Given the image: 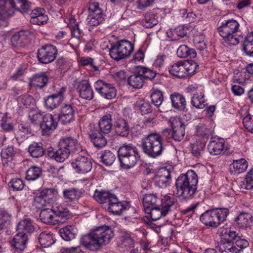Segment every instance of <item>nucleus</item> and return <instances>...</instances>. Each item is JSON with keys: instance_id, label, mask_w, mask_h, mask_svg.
I'll list each match as a JSON object with an SVG mask.
<instances>
[{"instance_id": "24", "label": "nucleus", "mask_w": 253, "mask_h": 253, "mask_svg": "<svg viewBox=\"0 0 253 253\" xmlns=\"http://www.w3.org/2000/svg\"><path fill=\"white\" fill-rule=\"evenodd\" d=\"M224 146V141L223 139L211 137L208 145V150L211 154L217 155L223 151Z\"/></svg>"}, {"instance_id": "17", "label": "nucleus", "mask_w": 253, "mask_h": 253, "mask_svg": "<svg viewBox=\"0 0 253 253\" xmlns=\"http://www.w3.org/2000/svg\"><path fill=\"white\" fill-rule=\"evenodd\" d=\"M58 125V121L52 115L47 113L44 115L40 123V127L43 135H48L55 130Z\"/></svg>"}, {"instance_id": "30", "label": "nucleus", "mask_w": 253, "mask_h": 253, "mask_svg": "<svg viewBox=\"0 0 253 253\" xmlns=\"http://www.w3.org/2000/svg\"><path fill=\"white\" fill-rule=\"evenodd\" d=\"M52 209L57 222L64 223L70 217L68 209L63 206L59 205Z\"/></svg>"}, {"instance_id": "25", "label": "nucleus", "mask_w": 253, "mask_h": 253, "mask_svg": "<svg viewBox=\"0 0 253 253\" xmlns=\"http://www.w3.org/2000/svg\"><path fill=\"white\" fill-rule=\"evenodd\" d=\"M28 240V234L18 231L11 242V246L17 250L22 251L26 248Z\"/></svg>"}, {"instance_id": "14", "label": "nucleus", "mask_w": 253, "mask_h": 253, "mask_svg": "<svg viewBox=\"0 0 253 253\" xmlns=\"http://www.w3.org/2000/svg\"><path fill=\"white\" fill-rule=\"evenodd\" d=\"M111 199L109 203L104 205V209L113 214L120 215L129 208L128 203L120 201L115 195Z\"/></svg>"}, {"instance_id": "50", "label": "nucleus", "mask_w": 253, "mask_h": 253, "mask_svg": "<svg viewBox=\"0 0 253 253\" xmlns=\"http://www.w3.org/2000/svg\"><path fill=\"white\" fill-rule=\"evenodd\" d=\"M168 37L172 40H177L179 38H183L187 34V29L183 26H178L173 29H170L167 32Z\"/></svg>"}, {"instance_id": "54", "label": "nucleus", "mask_w": 253, "mask_h": 253, "mask_svg": "<svg viewBox=\"0 0 253 253\" xmlns=\"http://www.w3.org/2000/svg\"><path fill=\"white\" fill-rule=\"evenodd\" d=\"M158 23V17L154 13H148L145 15L143 21V25L145 28H152Z\"/></svg>"}, {"instance_id": "26", "label": "nucleus", "mask_w": 253, "mask_h": 253, "mask_svg": "<svg viewBox=\"0 0 253 253\" xmlns=\"http://www.w3.org/2000/svg\"><path fill=\"white\" fill-rule=\"evenodd\" d=\"M35 223L29 218H24L21 220L17 225V230L19 232L31 234L35 230Z\"/></svg>"}, {"instance_id": "64", "label": "nucleus", "mask_w": 253, "mask_h": 253, "mask_svg": "<svg viewBox=\"0 0 253 253\" xmlns=\"http://www.w3.org/2000/svg\"><path fill=\"white\" fill-rule=\"evenodd\" d=\"M18 99L21 103L26 107H28L31 104H34L35 103L34 98L31 95L28 94L22 95L19 97Z\"/></svg>"}, {"instance_id": "35", "label": "nucleus", "mask_w": 253, "mask_h": 253, "mask_svg": "<svg viewBox=\"0 0 253 253\" xmlns=\"http://www.w3.org/2000/svg\"><path fill=\"white\" fill-rule=\"evenodd\" d=\"M40 218L45 224H55L57 222L52 209L46 208L42 210L40 214Z\"/></svg>"}, {"instance_id": "60", "label": "nucleus", "mask_w": 253, "mask_h": 253, "mask_svg": "<svg viewBox=\"0 0 253 253\" xmlns=\"http://www.w3.org/2000/svg\"><path fill=\"white\" fill-rule=\"evenodd\" d=\"M191 104L196 108L203 109L205 107V99L203 95L200 97L197 94H194L191 98Z\"/></svg>"}, {"instance_id": "56", "label": "nucleus", "mask_w": 253, "mask_h": 253, "mask_svg": "<svg viewBox=\"0 0 253 253\" xmlns=\"http://www.w3.org/2000/svg\"><path fill=\"white\" fill-rule=\"evenodd\" d=\"M205 146V141H196L191 145L192 154L196 157L201 156L204 152Z\"/></svg>"}, {"instance_id": "9", "label": "nucleus", "mask_w": 253, "mask_h": 253, "mask_svg": "<svg viewBox=\"0 0 253 253\" xmlns=\"http://www.w3.org/2000/svg\"><path fill=\"white\" fill-rule=\"evenodd\" d=\"M134 50L133 44L126 40L119 41L111 44L110 57L117 61L128 57Z\"/></svg>"}, {"instance_id": "10", "label": "nucleus", "mask_w": 253, "mask_h": 253, "mask_svg": "<svg viewBox=\"0 0 253 253\" xmlns=\"http://www.w3.org/2000/svg\"><path fill=\"white\" fill-rule=\"evenodd\" d=\"M87 24L89 26H97L104 20V13L99 2L90 1L88 7Z\"/></svg>"}, {"instance_id": "33", "label": "nucleus", "mask_w": 253, "mask_h": 253, "mask_svg": "<svg viewBox=\"0 0 253 253\" xmlns=\"http://www.w3.org/2000/svg\"><path fill=\"white\" fill-rule=\"evenodd\" d=\"M39 242L43 248H48L54 244L56 239L53 234L47 231L42 232L39 236Z\"/></svg>"}, {"instance_id": "45", "label": "nucleus", "mask_w": 253, "mask_h": 253, "mask_svg": "<svg viewBox=\"0 0 253 253\" xmlns=\"http://www.w3.org/2000/svg\"><path fill=\"white\" fill-rule=\"evenodd\" d=\"M98 155L100 162L106 166H111L116 160L115 155L110 151L105 150Z\"/></svg>"}, {"instance_id": "58", "label": "nucleus", "mask_w": 253, "mask_h": 253, "mask_svg": "<svg viewBox=\"0 0 253 253\" xmlns=\"http://www.w3.org/2000/svg\"><path fill=\"white\" fill-rule=\"evenodd\" d=\"M11 218V213L3 209H0V231L10 221Z\"/></svg>"}, {"instance_id": "39", "label": "nucleus", "mask_w": 253, "mask_h": 253, "mask_svg": "<svg viewBox=\"0 0 253 253\" xmlns=\"http://www.w3.org/2000/svg\"><path fill=\"white\" fill-rule=\"evenodd\" d=\"M62 101L61 97L53 94L44 98V105L47 109L52 110L57 108Z\"/></svg>"}, {"instance_id": "13", "label": "nucleus", "mask_w": 253, "mask_h": 253, "mask_svg": "<svg viewBox=\"0 0 253 253\" xmlns=\"http://www.w3.org/2000/svg\"><path fill=\"white\" fill-rule=\"evenodd\" d=\"M57 54V50L55 46L46 45L38 50L37 57L41 63L48 64L54 60Z\"/></svg>"}, {"instance_id": "1", "label": "nucleus", "mask_w": 253, "mask_h": 253, "mask_svg": "<svg viewBox=\"0 0 253 253\" xmlns=\"http://www.w3.org/2000/svg\"><path fill=\"white\" fill-rule=\"evenodd\" d=\"M114 233L108 227H99L82 236L81 244L86 249L96 251L102 245L108 244L113 237Z\"/></svg>"}, {"instance_id": "43", "label": "nucleus", "mask_w": 253, "mask_h": 253, "mask_svg": "<svg viewBox=\"0 0 253 253\" xmlns=\"http://www.w3.org/2000/svg\"><path fill=\"white\" fill-rule=\"evenodd\" d=\"M28 152L31 156L34 158H39L43 155L44 150L42 143L33 142L28 148Z\"/></svg>"}, {"instance_id": "57", "label": "nucleus", "mask_w": 253, "mask_h": 253, "mask_svg": "<svg viewBox=\"0 0 253 253\" xmlns=\"http://www.w3.org/2000/svg\"><path fill=\"white\" fill-rule=\"evenodd\" d=\"M152 102L157 107H159L164 100L163 92L157 89H153L151 95Z\"/></svg>"}, {"instance_id": "46", "label": "nucleus", "mask_w": 253, "mask_h": 253, "mask_svg": "<svg viewBox=\"0 0 253 253\" xmlns=\"http://www.w3.org/2000/svg\"><path fill=\"white\" fill-rule=\"evenodd\" d=\"M251 215L245 212L240 213L234 219L235 223L240 228H246L249 226Z\"/></svg>"}, {"instance_id": "23", "label": "nucleus", "mask_w": 253, "mask_h": 253, "mask_svg": "<svg viewBox=\"0 0 253 253\" xmlns=\"http://www.w3.org/2000/svg\"><path fill=\"white\" fill-rule=\"evenodd\" d=\"M216 248L221 253H239V250L235 246L234 243L227 238L221 237Z\"/></svg>"}, {"instance_id": "59", "label": "nucleus", "mask_w": 253, "mask_h": 253, "mask_svg": "<svg viewBox=\"0 0 253 253\" xmlns=\"http://www.w3.org/2000/svg\"><path fill=\"white\" fill-rule=\"evenodd\" d=\"M139 69V74L141 75L144 79H149L150 80L155 78L156 76V72L153 70L145 68V67H138Z\"/></svg>"}, {"instance_id": "4", "label": "nucleus", "mask_w": 253, "mask_h": 253, "mask_svg": "<svg viewBox=\"0 0 253 253\" xmlns=\"http://www.w3.org/2000/svg\"><path fill=\"white\" fill-rule=\"evenodd\" d=\"M56 151L53 148L48 149V156L58 162H63L67 159L70 153L78 152L81 150V146L78 141L72 137H64L60 140Z\"/></svg>"}, {"instance_id": "22", "label": "nucleus", "mask_w": 253, "mask_h": 253, "mask_svg": "<svg viewBox=\"0 0 253 253\" xmlns=\"http://www.w3.org/2000/svg\"><path fill=\"white\" fill-rule=\"evenodd\" d=\"M77 90L80 96L83 99L90 100L93 98V91L90 84L86 81L80 82L78 84Z\"/></svg>"}, {"instance_id": "11", "label": "nucleus", "mask_w": 253, "mask_h": 253, "mask_svg": "<svg viewBox=\"0 0 253 253\" xmlns=\"http://www.w3.org/2000/svg\"><path fill=\"white\" fill-rule=\"evenodd\" d=\"M57 194V191L53 188L42 190L35 196L33 206L41 209L52 203Z\"/></svg>"}, {"instance_id": "29", "label": "nucleus", "mask_w": 253, "mask_h": 253, "mask_svg": "<svg viewBox=\"0 0 253 253\" xmlns=\"http://www.w3.org/2000/svg\"><path fill=\"white\" fill-rule=\"evenodd\" d=\"M82 190L78 188L66 189L63 191V196L66 202H76L81 197Z\"/></svg>"}, {"instance_id": "40", "label": "nucleus", "mask_w": 253, "mask_h": 253, "mask_svg": "<svg viewBox=\"0 0 253 253\" xmlns=\"http://www.w3.org/2000/svg\"><path fill=\"white\" fill-rule=\"evenodd\" d=\"M16 153L17 149L13 146L3 148L0 153L2 162L7 164L8 162L12 161Z\"/></svg>"}, {"instance_id": "15", "label": "nucleus", "mask_w": 253, "mask_h": 253, "mask_svg": "<svg viewBox=\"0 0 253 253\" xmlns=\"http://www.w3.org/2000/svg\"><path fill=\"white\" fill-rule=\"evenodd\" d=\"M71 165L75 171L80 174L86 173L92 169L90 159L84 156H78L73 160Z\"/></svg>"}, {"instance_id": "31", "label": "nucleus", "mask_w": 253, "mask_h": 253, "mask_svg": "<svg viewBox=\"0 0 253 253\" xmlns=\"http://www.w3.org/2000/svg\"><path fill=\"white\" fill-rule=\"evenodd\" d=\"M98 126L99 130L102 133L109 134L113 127L111 114H107L101 117L98 122Z\"/></svg>"}, {"instance_id": "32", "label": "nucleus", "mask_w": 253, "mask_h": 253, "mask_svg": "<svg viewBox=\"0 0 253 253\" xmlns=\"http://www.w3.org/2000/svg\"><path fill=\"white\" fill-rule=\"evenodd\" d=\"M170 98L172 106L173 108L180 111L185 110L186 101L185 97L182 94L175 92L170 95Z\"/></svg>"}, {"instance_id": "61", "label": "nucleus", "mask_w": 253, "mask_h": 253, "mask_svg": "<svg viewBox=\"0 0 253 253\" xmlns=\"http://www.w3.org/2000/svg\"><path fill=\"white\" fill-rule=\"evenodd\" d=\"M8 186L14 191L22 190L25 186L23 180L20 178H13L8 183Z\"/></svg>"}, {"instance_id": "12", "label": "nucleus", "mask_w": 253, "mask_h": 253, "mask_svg": "<svg viewBox=\"0 0 253 253\" xmlns=\"http://www.w3.org/2000/svg\"><path fill=\"white\" fill-rule=\"evenodd\" d=\"M95 91L102 97L107 99H112L117 95V90L112 84L98 80L94 84Z\"/></svg>"}, {"instance_id": "53", "label": "nucleus", "mask_w": 253, "mask_h": 253, "mask_svg": "<svg viewBox=\"0 0 253 253\" xmlns=\"http://www.w3.org/2000/svg\"><path fill=\"white\" fill-rule=\"evenodd\" d=\"M240 186L241 188L247 190L253 188V169L247 173L244 180L240 183Z\"/></svg>"}, {"instance_id": "37", "label": "nucleus", "mask_w": 253, "mask_h": 253, "mask_svg": "<svg viewBox=\"0 0 253 253\" xmlns=\"http://www.w3.org/2000/svg\"><path fill=\"white\" fill-rule=\"evenodd\" d=\"M127 82L128 84L133 88H140L142 87L144 80L142 75L139 74V69L138 68L133 74L128 78Z\"/></svg>"}, {"instance_id": "3", "label": "nucleus", "mask_w": 253, "mask_h": 253, "mask_svg": "<svg viewBox=\"0 0 253 253\" xmlns=\"http://www.w3.org/2000/svg\"><path fill=\"white\" fill-rule=\"evenodd\" d=\"M140 145L144 154L152 158H156L166 152L163 138L158 133L150 132L145 135Z\"/></svg>"}, {"instance_id": "27", "label": "nucleus", "mask_w": 253, "mask_h": 253, "mask_svg": "<svg viewBox=\"0 0 253 253\" xmlns=\"http://www.w3.org/2000/svg\"><path fill=\"white\" fill-rule=\"evenodd\" d=\"M48 82V76L46 72H41L34 75L31 81V85L42 88Z\"/></svg>"}, {"instance_id": "7", "label": "nucleus", "mask_w": 253, "mask_h": 253, "mask_svg": "<svg viewBox=\"0 0 253 253\" xmlns=\"http://www.w3.org/2000/svg\"><path fill=\"white\" fill-rule=\"evenodd\" d=\"M30 4L31 2L27 0H0V19L2 15L6 14L10 17L15 11L27 13Z\"/></svg>"}, {"instance_id": "48", "label": "nucleus", "mask_w": 253, "mask_h": 253, "mask_svg": "<svg viewBox=\"0 0 253 253\" xmlns=\"http://www.w3.org/2000/svg\"><path fill=\"white\" fill-rule=\"evenodd\" d=\"M232 167L230 168L232 169V172H234L236 173H240L244 172L248 168L247 162L244 159H241L234 161L232 165H231Z\"/></svg>"}, {"instance_id": "52", "label": "nucleus", "mask_w": 253, "mask_h": 253, "mask_svg": "<svg viewBox=\"0 0 253 253\" xmlns=\"http://www.w3.org/2000/svg\"><path fill=\"white\" fill-rule=\"evenodd\" d=\"M61 237L65 241H68L75 238L76 233L71 226H67L60 230Z\"/></svg>"}, {"instance_id": "42", "label": "nucleus", "mask_w": 253, "mask_h": 253, "mask_svg": "<svg viewBox=\"0 0 253 253\" xmlns=\"http://www.w3.org/2000/svg\"><path fill=\"white\" fill-rule=\"evenodd\" d=\"M243 50L246 55L250 57H253V32L249 33L244 38Z\"/></svg>"}, {"instance_id": "44", "label": "nucleus", "mask_w": 253, "mask_h": 253, "mask_svg": "<svg viewBox=\"0 0 253 253\" xmlns=\"http://www.w3.org/2000/svg\"><path fill=\"white\" fill-rule=\"evenodd\" d=\"M176 53L180 58H195L197 53L193 48H190L186 45H181L177 49Z\"/></svg>"}, {"instance_id": "51", "label": "nucleus", "mask_w": 253, "mask_h": 253, "mask_svg": "<svg viewBox=\"0 0 253 253\" xmlns=\"http://www.w3.org/2000/svg\"><path fill=\"white\" fill-rule=\"evenodd\" d=\"M144 211L149 214L151 219L153 221L158 220L162 216H166L167 214V213H164V210L160 206L150 208V211Z\"/></svg>"}, {"instance_id": "19", "label": "nucleus", "mask_w": 253, "mask_h": 253, "mask_svg": "<svg viewBox=\"0 0 253 253\" xmlns=\"http://www.w3.org/2000/svg\"><path fill=\"white\" fill-rule=\"evenodd\" d=\"M91 141L94 146L98 148H101L107 144V140L102 133L94 126L90 125L88 132Z\"/></svg>"}, {"instance_id": "36", "label": "nucleus", "mask_w": 253, "mask_h": 253, "mask_svg": "<svg viewBox=\"0 0 253 253\" xmlns=\"http://www.w3.org/2000/svg\"><path fill=\"white\" fill-rule=\"evenodd\" d=\"M184 63L182 61H178L169 68V72L171 75L179 78L186 77Z\"/></svg>"}, {"instance_id": "49", "label": "nucleus", "mask_w": 253, "mask_h": 253, "mask_svg": "<svg viewBox=\"0 0 253 253\" xmlns=\"http://www.w3.org/2000/svg\"><path fill=\"white\" fill-rule=\"evenodd\" d=\"M196 133L197 136L207 140L212 135L213 130L208 128L204 124H199L196 126Z\"/></svg>"}, {"instance_id": "6", "label": "nucleus", "mask_w": 253, "mask_h": 253, "mask_svg": "<svg viewBox=\"0 0 253 253\" xmlns=\"http://www.w3.org/2000/svg\"><path fill=\"white\" fill-rule=\"evenodd\" d=\"M118 157L121 166L127 169L133 167L140 159L137 148L132 144L126 143L119 147Z\"/></svg>"}, {"instance_id": "63", "label": "nucleus", "mask_w": 253, "mask_h": 253, "mask_svg": "<svg viewBox=\"0 0 253 253\" xmlns=\"http://www.w3.org/2000/svg\"><path fill=\"white\" fill-rule=\"evenodd\" d=\"M198 67V65L197 63L193 61H191V62H188L187 64H184V68L185 69V73L186 74V77L188 76H191L193 75L196 71L197 68Z\"/></svg>"}, {"instance_id": "5", "label": "nucleus", "mask_w": 253, "mask_h": 253, "mask_svg": "<svg viewBox=\"0 0 253 253\" xmlns=\"http://www.w3.org/2000/svg\"><path fill=\"white\" fill-rule=\"evenodd\" d=\"M240 24L237 21L230 19L222 21L217 28L219 35L222 38L223 42L228 45H235L239 43L237 33Z\"/></svg>"}, {"instance_id": "41", "label": "nucleus", "mask_w": 253, "mask_h": 253, "mask_svg": "<svg viewBox=\"0 0 253 253\" xmlns=\"http://www.w3.org/2000/svg\"><path fill=\"white\" fill-rule=\"evenodd\" d=\"M175 201L174 196L170 194L164 196L160 199V206L164 210V213H168L170 211V208L174 205Z\"/></svg>"}, {"instance_id": "55", "label": "nucleus", "mask_w": 253, "mask_h": 253, "mask_svg": "<svg viewBox=\"0 0 253 253\" xmlns=\"http://www.w3.org/2000/svg\"><path fill=\"white\" fill-rule=\"evenodd\" d=\"M42 112L38 109H32L29 113V119L31 122L34 125L40 124L42 120Z\"/></svg>"}, {"instance_id": "18", "label": "nucleus", "mask_w": 253, "mask_h": 253, "mask_svg": "<svg viewBox=\"0 0 253 253\" xmlns=\"http://www.w3.org/2000/svg\"><path fill=\"white\" fill-rule=\"evenodd\" d=\"M169 121L172 129V138L176 141H181L185 136V126L177 117L171 118Z\"/></svg>"}, {"instance_id": "28", "label": "nucleus", "mask_w": 253, "mask_h": 253, "mask_svg": "<svg viewBox=\"0 0 253 253\" xmlns=\"http://www.w3.org/2000/svg\"><path fill=\"white\" fill-rule=\"evenodd\" d=\"M144 210L150 211V208L159 206L160 199L156 194H146L143 198Z\"/></svg>"}, {"instance_id": "8", "label": "nucleus", "mask_w": 253, "mask_h": 253, "mask_svg": "<svg viewBox=\"0 0 253 253\" xmlns=\"http://www.w3.org/2000/svg\"><path fill=\"white\" fill-rule=\"evenodd\" d=\"M229 213V210L227 208L207 211L200 216V220L206 226L215 228L226 220Z\"/></svg>"}, {"instance_id": "2", "label": "nucleus", "mask_w": 253, "mask_h": 253, "mask_svg": "<svg viewBox=\"0 0 253 253\" xmlns=\"http://www.w3.org/2000/svg\"><path fill=\"white\" fill-rule=\"evenodd\" d=\"M198 182L197 174L193 170L180 174L175 184L177 197L186 201L193 199L197 191Z\"/></svg>"}, {"instance_id": "16", "label": "nucleus", "mask_w": 253, "mask_h": 253, "mask_svg": "<svg viewBox=\"0 0 253 253\" xmlns=\"http://www.w3.org/2000/svg\"><path fill=\"white\" fill-rule=\"evenodd\" d=\"M154 180L156 186L165 188L171 183L170 172L166 167L160 168L155 173Z\"/></svg>"}, {"instance_id": "47", "label": "nucleus", "mask_w": 253, "mask_h": 253, "mask_svg": "<svg viewBox=\"0 0 253 253\" xmlns=\"http://www.w3.org/2000/svg\"><path fill=\"white\" fill-rule=\"evenodd\" d=\"M42 174V169L37 166L30 167L26 171V178L29 181H34L38 179Z\"/></svg>"}, {"instance_id": "38", "label": "nucleus", "mask_w": 253, "mask_h": 253, "mask_svg": "<svg viewBox=\"0 0 253 253\" xmlns=\"http://www.w3.org/2000/svg\"><path fill=\"white\" fill-rule=\"evenodd\" d=\"M114 195V194L107 191L104 190L99 191L96 190L94 192L93 197L97 202L102 204L104 208V205L109 203L110 200H111V197L112 198Z\"/></svg>"}, {"instance_id": "21", "label": "nucleus", "mask_w": 253, "mask_h": 253, "mask_svg": "<svg viewBox=\"0 0 253 253\" xmlns=\"http://www.w3.org/2000/svg\"><path fill=\"white\" fill-rule=\"evenodd\" d=\"M113 129L117 135L126 137L129 133V126L126 120L122 117L115 119Z\"/></svg>"}, {"instance_id": "62", "label": "nucleus", "mask_w": 253, "mask_h": 253, "mask_svg": "<svg viewBox=\"0 0 253 253\" xmlns=\"http://www.w3.org/2000/svg\"><path fill=\"white\" fill-rule=\"evenodd\" d=\"M243 124L246 129L253 133V116L248 114L243 120Z\"/></svg>"}, {"instance_id": "34", "label": "nucleus", "mask_w": 253, "mask_h": 253, "mask_svg": "<svg viewBox=\"0 0 253 253\" xmlns=\"http://www.w3.org/2000/svg\"><path fill=\"white\" fill-rule=\"evenodd\" d=\"M30 33L28 31L21 30L15 33L11 38L12 44L15 46H22L28 39Z\"/></svg>"}, {"instance_id": "20", "label": "nucleus", "mask_w": 253, "mask_h": 253, "mask_svg": "<svg viewBox=\"0 0 253 253\" xmlns=\"http://www.w3.org/2000/svg\"><path fill=\"white\" fill-rule=\"evenodd\" d=\"M75 106L65 104L61 108L58 121L64 125L69 124L75 120Z\"/></svg>"}]
</instances>
